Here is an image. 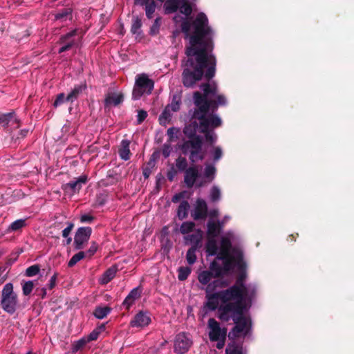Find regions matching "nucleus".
<instances>
[{"instance_id": "59", "label": "nucleus", "mask_w": 354, "mask_h": 354, "mask_svg": "<svg viewBox=\"0 0 354 354\" xmlns=\"http://www.w3.org/2000/svg\"><path fill=\"white\" fill-rule=\"evenodd\" d=\"M3 280H1V281H0V283H3Z\"/></svg>"}, {"instance_id": "49", "label": "nucleus", "mask_w": 354, "mask_h": 354, "mask_svg": "<svg viewBox=\"0 0 354 354\" xmlns=\"http://www.w3.org/2000/svg\"><path fill=\"white\" fill-rule=\"evenodd\" d=\"M94 220V217L90 214H82L80 217L81 223H91Z\"/></svg>"}, {"instance_id": "7", "label": "nucleus", "mask_w": 354, "mask_h": 354, "mask_svg": "<svg viewBox=\"0 0 354 354\" xmlns=\"http://www.w3.org/2000/svg\"><path fill=\"white\" fill-rule=\"evenodd\" d=\"M225 221L216 223L214 221H209L207 223V242L206 243V252L208 255L213 256L218 254L220 247L217 245L216 237L220 233L221 229L224 225Z\"/></svg>"}, {"instance_id": "10", "label": "nucleus", "mask_w": 354, "mask_h": 354, "mask_svg": "<svg viewBox=\"0 0 354 354\" xmlns=\"http://www.w3.org/2000/svg\"><path fill=\"white\" fill-rule=\"evenodd\" d=\"M209 337L211 341L219 340L221 338L225 339L227 330L221 328L219 323L214 319L208 320Z\"/></svg>"}, {"instance_id": "17", "label": "nucleus", "mask_w": 354, "mask_h": 354, "mask_svg": "<svg viewBox=\"0 0 354 354\" xmlns=\"http://www.w3.org/2000/svg\"><path fill=\"white\" fill-rule=\"evenodd\" d=\"M203 238V232L201 230H194L191 234L185 236V240L187 243L192 244V246L196 248L201 242Z\"/></svg>"}, {"instance_id": "11", "label": "nucleus", "mask_w": 354, "mask_h": 354, "mask_svg": "<svg viewBox=\"0 0 354 354\" xmlns=\"http://www.w3.org/2000/svg\"><path fill=\"white\" fill-rule=\"evenodd\" d=\"M0 125L8 131L19 128V120L13 113L0 115Z\"/></svg>"}, {"instance_id": "16", "label": "nucleus", "mask_w": 354, "mask_h": 354, "mask_svg": "<svg viewBox=\"0 0 354 354\" xmlns=\"http://www.w3.org/2000/svg\"><path fill=\"white\" fill-rule=\"evenodd\" d=\"M87 182V176L82 175L75 180H72L64 185V189L70 190L72 193L78 192L82 186Z\"/></svg>"}, {"instance_id": "15", "label": "nucleus", "mask_w": 354, "mask_h": 354, "mask_svg": "<svg viewBox=\"0 0 354 354\" xmlns=\"http://www.w3.org/2000/svg\"><path fill=\"white\" fill-rule=\"evenodd\" d=\"M79 32L78 29H75L61 37L60 42L64 45L59 48V53L68 50L75 44V39L74 37L78 35Z\"/></svg>"}, {"instance_id": "24", "label": "nucleus", "mask_w": 354, "mask_h": 354, "mask_svg": "<svg viewBox=\"0 0 354 354\" xmlns=\"http://www.w3.org/2000/svg\"><path fill=\"white\" fill-rule=\"evenodd\" d=\"M181 104V97L180 95H174L171 102L167 106V107L171 111H178L180 109Z\"/></svg>"}, {"instance_id": "58", "label": "nucleus", "mask_w": 354, "mask_h": 354, "mask_svg": "<svg viewBox=\"0 0 354 354\" xmlns=\"http://www.w3.org/2000/svg\"><path fill=\"white\" fill-rule=\"evenodd\" d=\"M26 354H32L31 351L28 352Z\"/></svg>"}, {"instance_id": "57", "label": "nucleus", "mask_w": 354, "mask_h": 354, "mask_svg": "<svg viewBox=\"0 0 354 354\" xmlns=\"http://www.w3.org/2000/svg\"><path fill=\"white\" fill-rule=\"evenodd\" d=\"M169 179L170 180H172V176H169Z\"/></svg>"}, {"instance_id": "44", "label": "nucleus", "mask_w": 354, "mask_h": 354, "mask_svg": "<svg viewBox=\"0 0 354 354\" xmlns=\"http://www.w3.org/2000/svg\"><path fill=\"white\" fill-rule=\"evenodd\" d=\"M97 244L95 242H93L89 249L85 252L86 257H91L97 250Z\"/></svg>"}, {"instance_id": "51", "label": "nucleus", "mask_w": 354, "mask_h": 354, "mask_svg": "<svg viewBox=\"0 0 354 354\" xmlns=\"http://www.w3.org/2000/svg\"><path fill=\"white\" fill-rule=\"evenodd\" d=\"M171 150H172V148L170 146V145L165 144L162 147V155L165 158H167L170 155Z\"/></svg>"}, {"instance_id": "53", "label": "nucleus", "mask_w": 354, "mask_h": 354, "mask_svg": "<svg viewBox=\"0 0 354 354\" xmlns=\"http://www.w3.org/2000/svg\"><path fill=\"white\" fill-rule=\"evenodd\" d=\"M225 339L221 338L219 340H217L218 341V343L216 344L217 348L221 349L223 348V346L225 345Z\"/></svg>"}, {"instance_id": "39", "label": "nucleus", "mask_w": 354, "mask_h": 354, "mask_svg": "<svg viewBox=\"0 0 354 354\" xmlns=\"http://www.w3.org/2000/svg\"><path fill=\"white\" fill-rule=\"evenodd\" d=\"M86 343H88V340L86 338H82L74 342L72 347L73 352L76 353L82 348L86 344Z\"/></svg>"}, {"instance_id": "32", "label": "nucleus", "mask_w": 354, "mask_h": 354, "mask_svg": "<svg viewBox=\"0 0 354 354\" xmlns=\"http://www.w3.org/2000/svg\"><path fill=\"white\" fill-rule=\"evenodd\" d=\"M84 257H86L85 252H80L72 257V258L68 261V266L69 267H73Z\"/></svg>"}, {"instance_id": "48", "label": "nucleus", "mask_w": 354, "mask_h": 354, "mask_svg": "<svg viewBox=\"0 0 354 354\" xmlns=\"http://www.w3.org/2000/svg\"><path fill=\"white\" fill-rule=\"evenodd\" d=\"M147 116V113L145 111L140 110L137 115V121L138 124L142 123Z\"/></svg>"}, {"instance_id": "1", "label": "nucleus", "mask_w": 354, "mask_h": 354, "mask_svg": "<svg viewBox=\"0 0 354 354\" xmlns=\"http://www.w3.org/2000/svg\"><path fill=\"white\" fill-rule=\"evenodd\" d=\"M234 234L227 232L221 237L220 251L209 266L210 270L198 273L200 283L206 286L205 306L212 310L218 308V318L224 322L232 319L235 336L245 335L251 321L245 315L255 294V287L245 285V263L240 249L232 248Z\"/></svg>"}, {"instance_id": "34", "label": "nucleus", "mask_w": 354, "mask_h": 354, "mask_svg": "<svg viewBox=\"0 0 354 354\" xmlns=\"http://www.w3.org/2000/svg\"><path fill=\"white\" fill-rule=\"evenodd\" d=\"M191 273V268L189 267H180L178 269V278L180 281L185 280Z\"/></svg>"}, {"instance_id": "30", "label": "nucleus", "mask_w": 354, "mask_h": 354, "mask_svg": "<svg viewBox=\"0 0 354 354\" xmlns=\"http://www.w3.org/2000/svg\"><path fill=\"white\" fill-rule=\"evenodd\" d=\"M111 309L109 307H98L95 309L94 315L98 319H103L110 313Z\"/></svg>"}, {"instance_id": "21", "label": "nucleus", "mask_w": 354, "mask_h": 354, "mask_svg": "<svg viewBox=\"0 0 354 354\" xmlns=\"http://www.w3.org/2000/svg\"><path fill=\"white\" fill-rule=\"evenodd\" d=\"M130 142L127 140H123L121 142L120 149H119V154L120 158L124 160H128L130 158Z\"/></svg>"}, {"instance_id": "6", "label": "nucleus", "mask_w": 354, "mask_h": 354, "mask_svg": "<svg viewBox=\"0 0 354 354\" xmlns=\"http://www.w3.org/2000/svg\"><path fill=\"white\" fill-rule=\"evenodd\" d=\"M1 306L4 311L10 315L14 314L18 308L17 295L14 292L11 283H6L3 288Z\"/></svg>"}, {"instance_id": "13", "label": "nucleus", "mask_w": 354, "mask_h": 354, "mask_svg": "<svg viewBox=\"0 0 354 354\" xmlns=\"http://www.w3.org/2000/svg\"><path fill=\"white\" fill-rule=\"evenodd\" d=\"M151 317L147 312L140 311L137 313L130 322L131 327L143 328L148 326L151 322Z\"/></svg>"}, {"instance_id": "29", "label": "nucleus", "mask_w": 354, "mask_h": 354, "mask_svg": "<svg viewBox=\"0 0 354 354\" xmlns=\"http://www.w3.org/2000/svg\"><path fill=\"white\" fill-rule=\"evenodd\" d=\"M197 248L196 246H192L187 252L186 259L189 265L194 264L196 261V251Z\"/></svg>"}, {"instance_id": "50", "label": "nucleus", "mask_w": 354, "mask_h": 354, "mask_svg": "<svg viewBox=\"0 0 354 354\" xmlns=\"http://www.w3.org/2000/svg\"><path fill=\"white\" fill-rule=\"evenodd\" d=\"M185 192H181L180 193H178L172 197L171 201L175 203H178L180 201V199L185 198Z\"/></svg>"}, {"instance_id": "55", "label": "nucleus", "mask_w": 354, "mask_h": 354, "mask_svg": "<svg viewBox=\"0 0 354 354\" xmlns=\"http://www.w3.org/2000/svg\"><path fill=\"white\" fill-rule=\"evenodd\" d=\"M28 130L24 129L20 131V135L21 138L25 137L27 135Z\"/></svg>"}, {"instance_id": "25", "label": "nucleus", "mask_w": 354, "mask_h": 354, "mask_svg": "<svg viewBox=\"0 0 354 354\" xmlns=\"http://www.w3.org/2000/svg\"><path fill=\"white\" fill-rule=\"evenodd\" d=\"M84 88V85H77L74 87L71 92L67 95L66 100L73 102L76 100Z\"/></svg>"}, {"instance_id": "23", "label": "nucleus", "mask_w": 354, "mask_h": 354, "mask_svg": "<svg viewBox=\"0 0 354 354\" xmlns=\"http://www.w3.org/2000/svg\"><path fill=\"white\" fill-rule=\"evenodd\" d=\"M189 209V205L187 201H183L180 203L178 208V216L180 219H183L187 217L188 214V210Z\"/></svg>"}, {"instance_id": "19", "label": "nucleus", "mask_w": 354, "mask_h": 354, "mask_svg": "<svg viewBox=\"0 0 354 354\" xmlns=\"http://www.w3.org/2000/svg\"><path fill=\"white\" fill-rule=\"evenodd\" d=\"M140 294L141 291L138 288H133L125 298L123 305L129 309L134 304L135 301L140 297Z\"/></svg>"}, {"instance_id": "46", "label": "nucleus", "mask_w": 354, "mask_h": 354, "mask_svg": "<svg viewBox=\"0 0 354 354\" xmlns=\"http://www.w3.org/2000/svg\"><path fill=\"white\" fill-rule=\"evenodd\" d=\"M65 101H67V100H66V97H65L64 94L60 93L57 95L55 101L53 103V106L55 107H57V106L61 105L62 104H63Z\"/></svg>"}, {"instance_id": "22", "label": "nucleus", "mask_w": 354, "mask_h": 354, "mask_svg": "<svg viewBox=\"0 0 354 354\" xmlns=\"http://www.w3.org/2000/svg\"><path fill=\"white\" fill-rule=\"evenodd\" d=\"M55 20L61 23L71 21L72 14L70 8H65L62 12H58L55 16Z\"/></svg>"}, {"instance_id": "26", "label": "nucleus", "mask_w": 354, "mask_h": 354, "mask_svg": "<svg viewBox=\"0 0 354 354\" xmlns=\"http://www.w3.org/2000/svg\"><path fill=\"white\" fill-rule=\"evenodd\" d=\"M26 219H18L12 222L10 225L8 227L7 231L8 232H16L17 230H21L26 225Z\"/></svg>"}, {"instance_id": "38", "label": "nucleus", "mask_w": 354, "mask_h": 354, "mask_svg": "<svg viewBox=\"0 0 354 354\" xmlns=\"http://www.w3.org/2000/svg\"><path fill=\"white\" fill-rule=\"evenodd\" d=\"M171 117V111L166 106L164 111L159 117L160 123L162 124H165L170 119Z\"/></svg>"}, {"instance_id": "12", "label": "nucleus", "mask_w": 354, "mask_h": 354, "mask_svg": "<svg viewBox=\"0 0 354 354\" xmlns=\"http://www.w3.org/2000/svg\"><path fill=\"white\" fill-rule=\"evenodd\" d=\"M92 230L89 227H80L75 236V245L77 250L82 249L84 245L88 241Z\"/></svg>"}, {"instance_id": "2", "label": "nucleus", "mask_w": 354, "mask_h": 354, "mask_svg": "<svg viewBox=\"0 0 354 354\" xmlns=\"http://www.w3.org/2000/svg\"><path fill=\"white\" fill-rule=\"evenodd\" d=\"M181 28L189 38V44L186 48L187 59L184 64L183 83L186 87H192L201 80L205 68H207L205 76L207 79L214 76L216 59L211 53L213 33L203 12L198 13L192 24L185 19Z\"/></svg>"}, {"instance_id": "40", "label": "nucleus", "mask_w": 354, "mask_h": 354, "mask_svg": "<svg viewBox=\"0 0 354 354\" xmlns=\"http://www.w3.org/2000/svg\"><path fill=\"white\" fill-rule=\"evenodd\" d=\"M142 26V22L140 19L138 17H136L133 20L132 26H131V32L133 34H138L140 32V29Z\"/></svg>"}, {"instance_id": "20", "label": "nucleus", "mask_w": 354, "mask_h": 354, "mask_svg": "<svg viewBox=\"0 0 354 354\" xmlns=\"http://www.w3.org/2000/svg\"><path fill=\"white\" fill-rule=\"evenodd\" d=\"M117 271H118V268L115 266L109 268L107 270H106L104 272V273L100 277V283H102V284L108 283L111 279H113L114 278Z\"/></svg>"}, {"instance_id": "41", "label": "nucleus", "mask_w": 354, "mask_h": 354, "mask_svg": "<svg viewBox=\"0 0 354 354\" xmlns=\"http://www.w3.org/2000/svg\"><path fill=\"white\" fill-rule=\"evenodd\" d=\"M176 166L180 171L185 170L187 166V160L183 157H179L176 161Z\"/></svg>"}, {"instance_id": "47", "label": "nucleus", "mask_w": 354, "mask_h": 354, "mask_svg": "<svg viewBox=\"0 0 354 354\" xmlns=\"http://www.w3.org/2000/svg\"><path fill=\"white\" fill-rule=\"evenodd\" d=\"M160 18H156L155 19L154 23H153V26L151 28V34L155 35V34H156L158 32V30H159V28H160Z\"/></svg>"}, {"instance_id": "37", "label": "nucleus", "mask_w": 354, "mask_h": 354, "mask_svg": "<svg viewBox=\"0 0 354 354\" xmlns=\"http://www.w3.org/2000/svg\"><path fill=\"white\" fill-rule=\"evenodd\" d=\"M74 227L73 223H68V226L64 228L62 231V236L64 238H66V243L69 244L71 243L72 239L69 237V234H71V232L72 231L73 228Z\"/></svg>"}, {"instance_id": "8", "label": "nucleus", "mask_w": 354, "mask_h": 354, "mask_svg": "<svg viewBox=\"0 0 354 354\" xmlns=\"http://www.w3.org/2000/svg\"><path fill=\"white\" fill-rule=\"evenodd\" d=\"M153 86V81L149 79L147 74L142 73L137 75L133 90V98L138 100L145 94H150Z\"/></svg>"}, {"instance_id": "4", "label": "nucleus", "mask_w": 354, "mask_h": 354, "mask_svg": "<svg viewBox=\"0 0 354 354\" xmlns=\"http://www.w3.org/2000/svg\"><path fill=\"white\" fill-rule=\"evenodd\" d=\"M216 167L211 164H205L204 173H199L198 166L189 167L185 171V183L188 187H192L194 184L197 187H203L205 184L211 183L215 178Z\"/></svg>"}, {"instance_id": "43", "label": "nucleus", "mask_w": 354, "mask_h": 354, "mask_svg": "<svg viewBox=\"0 0 354 354\" xmlns=\"http://www.w3.org/2000/svg\"><path fill=\"white\" fill-rule=\"evenodd\" d=\"M39 270L40 268L37 265L30 266L26 270V275L27 277H33L39 273Z\"/></svg>"}, {"instance_id": "36", "label": "nucleus", "mask_w": 354, "mask_h": 354, "mask_svg": "<svg viewBox=\"0 0 354 354\" xmlns=\"http://www.w3.org/2000/svg\"><path fill=\"white\" fill-rule=\"evenodd\" d=\"M104 329H105V326L102 324L100 327H98L97 328H96L94 330H93L90 333L88 337L86 338V339L88 340V342H90V341H93V340L97 339L98 336H99V334L102 331H103Z\"/></svg>"}, {"instance_id": "45", "label": "nucleus", "mask_w": 354, "mask_h": 354, "mask_svg": "<svg viewBox=\"0 0 354 354\" xmlns=\"http://www.w3.org/2000/svg\"><path fill=\"white\" fill-rule=\"evenodd\" d=\"M212 154L214 156V160L215 161H217L218 160H219L223 155V151H222L221 148L220 147H214L212 151Z\"/></svg>"}, {"instance_id": "56", "label": "nucleus", "mask_w": 354, "mask_h": 354, "mask_svg": "<svg viewBox=\"0 0 354 354\" xmlns=\"http://www.w3.org/2000/svg\"><path fill=\"white\" fill-rule=\"evenodd\" d=\"M228 219H229V217H227V216H226V217H225V221H227V220H228Z\"/></svg>"}, {"instance_id": "42", "label": "nucleus", "mask_w": 354, "mask_h": 354, "mask_svg": "<svg viewBox=\"0 0 354 354\" xmlns=\"http://www.w3.org/2000/svg\"><path fill=\"white\" fill-rule=\"evenodd\" d=\"M34 288V283L32 281L25 282L22 286L23 294L24 295H28L32 292Z\"/></svg>"}, {"instance_id": "28", "label": "nucleus", "mask_w": 354, "mask_h": 354, "mask_svg": "<svg viewBox=\"0 0 354 354\" xmlns=\"http://www.w3.org/2000/svg\"><path fill=\"white\" fill-rule=\"evenodd\" d=\"M180 129L176 127H171L167 129L168 141L171 142L176 141L180 134Z\"/></svg>"}, {"instance_id": "54", "label": "nucleus", "mask_w": 354, "mask_h": 354, "mask_svg": "<svg viewBox=\"0 0 354 354\" xmlns=\"http://www.w3.org/2000/svg\"><path fill=\"white\" fill-rule=\"evenodd\" d=\"M55 279H56V277L55 275L51 277L50 281V288L54 287L55 283Z\"/></svg>"}, {"instance_id": "27", "label": "nucleus", "mask_w": 354, "mask_h": 354, "mask_svg": "<svg viewBox=\"0 0 354 354\" xmlns=\"http://www.w3.org/2000/svg\"><path fill=\"white\" fill-rule=\"evenodd\" d=\"M195 224L193 222H184L180 227V232L184 235H188L194 230Z\"/></svg>"}, {"instance_id": "35", "label": "nucleus", "mask_w": 354, "mask_h": 354, "mask_svg": "<svg viewBox=\"0 0 354 354\" xmlns=\"http://www.w3.org/2000/svg\"><path fill=\"white\" fill-rule=\"evenodd\" d=\"M221 190L217 186H213L210 192V200L213 202L221 199Z\"/></svg>"}, {"instance_id": "31", "label": "nucleus", "mask_w": 354, "mask_h": 354, "mask_svg": "<svg viewBox=\"0 0 354 354\" xmlns=\"http://www.w3.org/2000/svg\"><path fill=\"white\" fill-rule=\"evenodd\" d=\"M225 353L226 354H242V348L233 343L227 346Z\"/></svg>"}, {"instance_id": "52", "label": "nucleus", "mask_w": 354, "mask_h": 354, "mask_svg": "<svg viewBox=\"0 0 354 354\" xmlns=\"http://www.w3.org/2000/svg\"><path fill=\"white\" fill-rule=\"evenodd\" d=\"M209 216L211 217V218H215V217H217L218 215V209H212L208 213Z\"/></svg>"}, {"instance_id": "14", "label": "nucleus", "mask_w": 354, "mask_h": 354, "mask_svg": "<svg viewBox=\"0 0 354 354\" xmlns=\"http://www.w3.org/2000/svg\"><path fill=\"white\" fill-rule=\"evenodd\" d=\"M207 215V205L206 202L201 198H198L195 204L194 210L192 212V216L195 220L205 218Z\"/></svg>"}, {"instance_id": "33", "label": "nucleus", "mask_w": 354, "mask_h": 354, "mask_svg": "<svg viewBox=\"0 0 354 354\" xmlns=\"http://www.w3.org/2000/svg\"><path fill=\"white\" fill-rule=\"evenodd\" d=\"M145 7L146 16L147 17V18L151 19L153 17V15L156 10V7L154 0L149 2V3L145 6Z\"/></svg>"}, {"instance_id": "18", "label": "nucleus", "mask_w": 354, "mask_h": 354, "mask_svg": "<svg viewBox=\"0 0 354 354\" xmlns=\"http://www.w3.org/2000/svg\"><path fill=\"white\" fill-rule=\"evenodd\" d=\"M123 101V95L120 93H109L105 98L106 106H117Z\"/></svg>"}, {"instance_id": "3", "label": "nucleus", "mask_w": 354, "mask_h": 354, "mask_svg": "<svg viewBox=\"0 0 354 354\" xmlns=\"http://www.w3.org/2000/svg\"><path fill=\"white\" fill-rule=\"evenodd\" d=\"M201 88L203 95L198 91L194 94V104L198 108L194 111L190 123L184 128L183 133L190 137L199 131L205 134L207 142L213 144L217 139L213 129L221 126L222 122L217 115L210 113L209 109L214 110L218 105H225L226 99L224 95L217 94L214 83L202 84Z\"/></svg>"}, {"instance_id": "9", "label": "nucleus", "mask_w": 354, "mask_h": 354, "mask_svg": "<svg viewBox=\"0 0 354 354\" xmlns=\"http://www.w3.org/2000/svg\"><path fill=\"white\" fill-rule=\"evenodd\" d=\"M192 344L189 336L185 333L178 334L174 340V351L178 354H185Z\"/></svg>"}, {"instance_id": "5", "label": "nucleus", "mask_w": 354, "mask_h": 354, "mask_svg": "<svg viewBox=\"0 0 354 354\" xmlns=\"http://www.w3.org/2000/svg\"><path fill=\"white\" fill-rule=\"evenodd\" d=\"M197 131L192 136H187L185 133L184 134L189 138V140L185 141L182 145V150L184 153L189 154V160L192 162H196L198 160H202L205 156V151L203 149V140L199 136H196ZM200 133H201L200 131Z\"/></svg>"}]
</instances>
